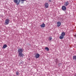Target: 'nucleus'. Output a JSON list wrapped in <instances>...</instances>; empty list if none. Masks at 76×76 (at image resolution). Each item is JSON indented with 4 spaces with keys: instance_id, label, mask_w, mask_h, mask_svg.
<instances>
[{
    "instance_id": "1",
    "label": "nucleus",
    "mask_w": 76,
    "mask_h": 76,
    "mask_svg": "<svg viewBox=\"0 0 76 76\" xmlns=\"http://www.w3.org/2000/svg\"><path fill=\"white\" fill-rule=\"evenodd\" d=\"M18 1H19L18 2V0H14V3H16V5H18L19 4V3H20V1H21V4H22L23 3H24V1H26V0H18Z\"/></svg>"
},
{
    "instance_id": "2",
    "label": "nucleus",
    "mask_w": 76,
    "mask_h": 76,
    "mask_svg": "<svg viewBox=\"0 0 76 76\" xmlns=\"http://www.w3.org/2000/svg\"><path fill=\"white\" fill-rule=\"evenodd\" d=\"M65 35H66V33H65V32H62L61 34V35L59 37L60 39H63V38H64V36H65Z\"/></svg>"
},
{
    "instance_id": "3",
    "label": "nucleus",
    "mask_w": 76,
    "mask_h": 76,
    "mask_svg": "<svg viewBox=\"0 0 76 76\" xmlns=\"http://www.w3.org/2000/svg\"><path fill=\"white\" fill-rule=\"evenodd\" d=\"M9 21V19L8 18L5 21V25H9L10 22Z\"/></svg>"
},
{
    "instance_id": "4",
    "label": "nucleus",
    "mask_w": 76,
    "mask_h": 76,
    "mask_svg": "<svg viewBox=\"0 0 76 76\" xmlns=\"http://www.w3.org/2000/svg\"><path fill=\"white\" fill-rule=\"evenodd\" d=\"M24 50V49H23L20 48L18 50V52L19 53H22L23 52V51Z\"/></svg>"
},
{
    "instance_id": "5",
    "label": "nucleus",
    "mask_w": 76,
    "mask_h": 76,
    "mask_svg": "<svg viewBox=\"0 0 76 76\" xmlns=\"http://www.w3.org/2000/svg\"><path fill=\"white\" fill-rule=\"evenodd\" d=\"M18 56L20 57H23V56H24V55L22 53H19Z\"/></svg>"
},
{
    "instance_id": "6",
    "label": "nucleus",
    "mask_w": 76,
    "mask_h": 76,
    "mask_svg": "<svg viewBox=\"0 0 76 76\" xmlns=\"http://www.w3.org/2000/svg\"><path fill=\"white\" fill-rule=\"evenodd\" d=\"M49 7V4L48 3H46L45 4V7L47 9Z\"/></svg>"
},
{
    "instance_id": "7",
    "label": "nucleus",
    "mask_w": 76,
    "mask_h": 76,
    "mask_svg": "<svg viewBox=\"0 0 76 76\" xmlns=\"http://www.w3.org/2000/svg\"><path fill=\"white\" fill-rule=\"evenodd\" d=\"M61 22L58 21V22H57V26L58 27H59V26H60V25H61Z\"/></svg>"
},
{
    "instance_id": "8",
    "label": "nucleus",
    "mask_w": 76,
    "mask_h": 76,
    "mask_svg": "<svg viewBox=\"0 0 76 76\" xmlns=\"http://www.w3.org/2000/svg\"><path fill=\"white\" fill-rule=\"evenodd\" d=\"M62 9L64 11L66 10V7L64 6H63L62 7Z\"/></svg>"
},
{
    "instance_id": "9",
    "label": "nucleus",
    "mask_w": 76,
    "mask_h": 76,
    "mask_svg": "<svg viewBox=\"0 0 76 76\" xmlns=\"http://www.w3.org/2000/svg\"><path fill=\"white\" fill-rule=\"evenodd\" d=\"M69 4V2H68V1H67L66 2H65L64 4V5L65 6H67V5H68Z\"/></svg>"
},
{
    "instance_id": "10",
    "label": "nucleus",
    "mask_w": 76,
    "mask_h": 76,
    "mask_svg": "<svg viewBox=\"0 0 76 76\" xmlns=\"http://www.w3.org/2000/svg\"><path fill=\"white\" fill-rule=\"evenodd\" d=\"M40 26L42 28H44L45 26V24L44 23H43L42 24L40 25Z\"/></svg>"
},
{
    "instance_id": "11",
    "label": "nucleus",
    "mask_w": 76,
    "mask_h": 76,
    "mask_svg": "<svg viewBox=\"0 0 76 76\" xmlns=\"http://www.w3.org/2000/svg\"><path fill=\"white\" fill-rule=\"evenodd\" d=\"M39 54L37 53L36 56L35 57L36 58H39Z\"/></svg>"
},
{
    "instance_id": "12",
    "label": "nucleus",
    "mask_w": 76,
    "mask_h": 76,
    "mask_svg": "<svg viewBox=\"0 0 76 76\" xmlns=\"http://www.w3.org/2000/svg\"><path fill=\"white\" fill-rule=\"evenodd\" d=\"M48 39L49 41H51L52 39V37H49L48 38Z\"/></svg>"
},
{
    "instance_id": "13",
    "label": "nucleus",
    "mask_w": 76,
    "mask_h": 76,
    "mask_svg": "<svg viewBox=\"0 0 76 76\" xmlns=\"http://www.w3.org/2000/svg\"><path fill=\"white\" fill-rule=\"evenodd\" d=\"M73 60H76V56H74L73 57Z\"/></svg>"
},
{
    "instance_id": "14",
    "label": "nucleus",
    "mask_w": 76,
    "mask_h": 76,
    "mask_svg": "<svg viewBox=\"0 0 76 76\" xmlns=\"http://www.w3.org/2000/svg\"><path fill=\"white\" fill-rule=\"evenodd\" d=\"M19 72L17 71L16 72V74L17 76H19Z\"/></svg>"
},
{
    "instance_id": "15",
    "label": "nucleus",
    "mask_w": 76,
    "mask_h": 76,
    "mask_svg": "<svg viewBox=\"0 0 76 76\" xmlns=\"http://www.w3.org/2000/svg\"><path fill=\"white\" fill-rule=\"evenodd\" d=\"M7 47V45H4L3 46V48H6Z\"/></svg>"
},
{
    "instance_id": "16",
    "label": "nucleus",
    "mask_w": 76,
    "mask_h": 76,
    "mask_svg": "<svg viewBox=\"0 0 76 76\" xmlns=\"http://www.w3.org/2000/svg\"><path fill=\"white\" fill-rule=\"evenodd\" d=\"M45 50H47V51H49V48H45Z\"/></svg>"
},
{
    "instance_id": "17",
    "label": "nucleus",
    "mask_w": 76,
    "mask_h": 76,
    "mask_svg": "<svg viewBox=\"0 0 76 76\" xmlns=\"http://www.w3.org/2000/svg\"><path fill=\"white\" fill-rule=\"evenodd\" d=\"M23 62H21V63H20V66H22V65H23Z\"/></svg>"
},
{
    "instance_id": "18",
    "label": "nucleus",
    "mask_w": 76,
    "mask_h": 76,
    "mask_svg": "<svg viewBox=\"0 0 76 76\" xmlns=\"http://www.w3.org/2000/svg\"><path fill=\"white\" fill-rule=\"evenodd\" d=\"M74 38H76V34L74 35Z\"/></svg>"
},
{
    "instance_id": "19",
    "label": "nucleus",
    "mask_w": 76,
    "mask_h": 76,
    "mask_svg": "<svg viewBox=\"0 0 76 76\" xmlns=\"http://www.w3.org/2000/svg\"><path fill=\"white\" fill-rule=\"evenodd\" d=\"M46 48H48V47H46Z\"/></svg>"
}]
</instances>
